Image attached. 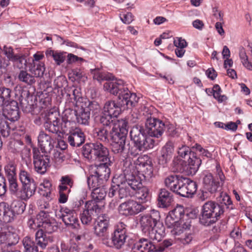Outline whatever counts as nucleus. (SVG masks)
Returning a JSON list of instances; mask_svg holds the SVG:
<instances>
[{
  "label": "nucleus",
  "instance_id": "nucleus-1",
  "mask_svg": "<svg viewBox=\"0 0 252 252\" xmlns=\"http://www.w3.org/2000/svg\"><path fill=\"white\" fill-rule=\"evenodd\" d=\"M225 208L233 209L230 196L225 194L220 203L214 201H208L202 206L199 220L201 224L210 226L220 220L223 216Z\"/></svg>",
  "mask_w": 252,
  "mask_h": 252
},
{
  "label": "nucleus",
  "instance_id": "nucleus-2",
  "mask_svg": "<svg viewBox=\"0 0 252 252\" xmlns=\"http://www.w3.org/2000/svg\"><path fill=\"white\" fill-rule=\"evenodd\" d=\"M164 183L170 190L183 197H191L197 190L195 182L180 175L167 176L164 180Z\"/></svg>",
  "mask_w": 252,
  "mask_h": 252
},
{
  "label": "nucleus",
  "instance_id": "nucleus-3",
  "mask_svg": "<svg viewBox=\"0 0 252 252\" xmlns=\"http://www.w3.org/2000/svg\"><path fill=\"white\" fill-rule=\"evenodd\" d=\"M130 136L133 144H128V153L132 156H137L140 152L152 149L154 146V140L146 134L144 128L140 126L135 125L131 128Z\"/></svg>",
  "mask_w": 252,
  "mask_h": 252
},
{
  "label": "nucleus",
  "instance_id": "nucleus-4",
  "mask_svg": "<svg viewBox=\"0 0 252 252\" xmlns=\"http://www.w3.org/2000/svg\"><path fill=\"white\" fill-rule=\"evenodd\" d=\"M104 88L111 94L118 95L122 105H126L127 108L135 107L139 99L135 93H131L124 85V81L118 80L115 82L108 81L104 83Z\"/></svg>",
  "mask_w": 252,
  "mask_h": 252
},
{
  "label": "nucleus",
  "instance_id": "nucleus-5",
  "mask_svg": "<svg viewBox=\"0 0 252 252\" xmlns=\"http://www.w3.org/2000/svg\"><path fill=\"white\" fill-rule=\"evenodd\" d=\"M139 222L142 232L150 239L157 242L161 240L164 234V227H158L148 215L141 217Z\"/></svg>",
  "mask_w": 252,
  "mask_h": 252
},
{
  "label": "nucleus",
  "instance_id": "nucleus-6",
  "mask_svg": "<svg viewBox=\"0 0 252 252\" xmlns=\"http://www.w3.org/2000/svg\"><path fill=\"white\" fill-rule=\"evenodd\" d=\"M72 97H70L72 105L77 108H84L90 114L95 115L99 113L101 107L99 103L95 101H90L87 98L82 96L79 89L76 88L73 90Z\"/></svg>",
  "mask_w": 252,
  "mask_h": 252
},
{
  "label": "nucleus",
  "instance_id": "nucleus-7",
  "mask_svg": "<svg viewBox=\"0 0 252 252\" xmlns=\"http://www.w3.org/2000/svg\"><path fill=\"white\" fill-rule=\"evenodd\" d=\"M135 170L134 166L129 164L124 169L123 173L117 177V182L120 183L121 181L124 180L132 191H134L140 187H142V180L139 176L135 175Z\"/></svg>",
  "mask_w": 252,
  "mask_h": 252
},
{
  "label": "nucleus",
  "instance_id": "nucleus-8",
  "mask_svg": "<svg viewBox=\"0 0 252 252\" xmlns=\"http://www.w3.org/2000/svg\"><path fill=\"white\" fill-rule=\"evenodd\" d=\"M126 226L124 223H120L117 226V228L112 233L110 239L108 237L104 238L102 243L108 247H114L117 249L122 248L126 242L127 237Z\"/></svg>",
  "mask_w": 252,
  "mask_h": 252
},
{
  "label": "nucleus",
  "instance_id": "nucleus-9",
  "mask_svg": "<svg viewBox=\"0 0 252 252\" xmlns=\"http://www.w3.org/2000/svg\"><path fill=\"white\" fill-rule=\"evenodd\" d=\"M33 163L35 171L40 174L46 173L47 168L50 166V158L46 154H41L38 148H32Z\"/></svg>",
  "mask_w": 252,
  "mask_h": 252
},
{
  "label": "nucleus",
  "instance_id": "nucleus-10",
  "mask_svg": "<svg viewBox=\"0 0 252 252\" xmlns=\"http://www.w3.org/2000/svg\"><path fill=\"white\" fill-rule=\"evenodd\" d=\"M101 208L94 201H88L85 203V208L80 214L82 223L90 224L93 219L101 213Z\"/></svg>",
  "mask_w": 252,
  "mask_h": 252
},
{
  "label": "nucleus",
  "instance_id": "nucleus-11",
  "mask_svg": "<svg viewBox=\"0 0 252 252\" xmlns=\"http://www.w3.org/2000/svg\"><path fill=\"white\" fill-rule=\"evenodd\" d=\"M145 127L150 136L157 138L161 136L165 129V125L161 121L151 116L146 119Z\"/></svg>",
  "mask_w": 252,
  "mask_h": 252
},
{
  "label": "nucleus",
  "instance_id": "nucleus-12",
  "mask_svg": "<svg viewBox=\"0 0 252 252\" xmlns=\"http://www.w3.org/2000/svg\"><path fill=\"white\" fill-rule=\"evenodd\" d=\"M145 209L146 208L141 204L132 199L121 203L118 208L119 213L126 217L134 216Z\"/></svg>",
  "mask_w": 252,
  "mask_h": 252
},
{
  "label": "nucleus",
  "instance_id": "nucleus-13",
  "mask_svg": "<svg viewBox=\"0 0 252 252\" xmlns=\"http://www.w3.org/2000/svg\"><path fill=\"white\" fill-rule=\"evenodd\" d=\"M56 216L61 219L65 225L73 229H77L79 226V220L74 211L67 208H62L56 212Z\"/></svg>",
  "mask_w": 252,
  "mask_h": 252
},
{
  "label": "nucleus",
  "instance_id": "nucleus-14",
  "mask_svg": "<svg viewBox=\"0 0 252 252\" xmlns=\"http://www.w3.org/2000/svg\"><path fill=\"white\" fill-rule=\"evenodd\" d=\"M109 227V220L105 215L97 218L94 224V233L96 236L101 238L102 242L104 238L108 236Z\"/></svg>",
  "mask_w": 252,
  "mask_h": 252
},
{
  "label": "nucleus",
  "instance_id": "nucleus-15",
  "mask_svg": "<svg viewBox=\"0 0 252 252\" xmlns=\"http://www.w3.org/2000/svg\"><path fill=\"white\" fill-rule=\"evenodd\" d=\"M134 163L137 169L142 173L145 180H149L152 177L153 166L151 161L148 159V156L139 157Z\"/></svg>",
  "mask_w": 252,
  "mask_h": 252
},
{
  "label": "nucleus",
  "instance_id": "nucleus-16",
  "mask_svg": "<svg viewBox=\"0 0 252 252\" xmlns=\"http://www.w3.org/2000/svg\"><path fill=\"white\" fill-rule=\"evenodd\" d=\"M2 110L3 117L10 121L15 122L20 118L18 104L16 101L12 99L3 106Z\"/></svg>",
  "mask_w": 252,
  "mask_h": 252
},
{
  "label": "nucleus",
  "instance_id": "nucleus-17",
  "mask_svg": "<svg viewBox=\"0 0 252 252\" xmlns=\"http://www.w3.org/2000/svg\"><path fill=\"white\" fill-rule=\"evenodd\" d=\"M65 137L68 143L72 147H79L85 141L84 132L77 127L69 130Z\"/></svg>",
  "mask_w": 252,
  "mask_h": 252
},
{
  "label": "nucleus",
  "instance_id": "nucleus-18",
  "mask_svg": "<svg viewBox=\"0 0 252 252\" xmlns=\"http://www.w3.org/2000/svg\"><path fill=\"white\" fill-rule=\"evenodd\" d=\"M239 56L243 66L249 70H252V44L249 43L246 48L239 47Z\"/></svg>",
  "mask_w": 252,
  "mask_h": 252
},
{
  "label": "nucleus",
  "instance_id": "nucleus-19",
  "mask_svg": "<svg viewBox=\"0 0 252 252\" xmlns=\"http://www.w3.org/2000/svg\"><path fill=\"white\" fill-rule=\"evenodd\" d=\"M111 163V162L110 161L107 163L106 162H103L99 164H94L91 166L90 170L92 171L94 174L98 176L99 178L106 182L109 179L110 175L111 172L109 166Z\"/></svg>",
  "mask_w": 252,
  "mask_h": 252
},
{
  "label": "nucleus",
  "instance_id": "nucleus-20",
  "mask_svg": "<svg viewBox=\"0 0 252 252\" xmlns=\"http://www.w3.org/2000/svg\"><path fill=\"white\" fill-rule=\"evenodd\" d=\"M156 241L149 238H142L135 243L132 247L133 252H151L155 251V243Z\"/></svg>",
  "mask_w": 252,
  "mask_h": 252
},
{
  "label": "nucleus",
  "instance_id": "nucleus-21",
  "mask_svg": "<svg viewBox=\"0 0 252 252\" xmlns=\"http://www.w3.org/2000/svg\"><path fill=\"white\" fill-rule=\"evenodd\" d=\"M39 147L43 154H47L54 148L53 140L51 137L44 131H40L38 136Z\"/></svg>",
  "mask_w": 252,
  "mask_h": 252
},
{
  "label": "nucleus",
  "instance_id": "nucleus-22",
  "mask_svg": "<svg viewBox=\"0 0 252 252\" xmlns=\"http://www.w3.org/2000/svg\"><path fill=\"white\" fill-rule=\"evenodd\" d=\"M201 164V159L197 154L191 153L188 160V164L184 167L183 171H186L189 175H193L198 171Z\"/></svg>",
  "mask_w": 252,
  "mask_h": 252
},
{
  "label": "nucleus",
  "instance_id": "nucleus-23",
  "mask_svg": "<svg viewBox=\"0 0 252 252\" xmlns=\"http://www.w3.org/2000/svg\"><path fill=\"white\" fill-rule=\"evenodd\" d=\"M54 241L53 237L46 234L42 229H38L35 234V244L42 249H45L48 245Z\"/></svg>",
  "mask_w": 252,
  "mask_h": 252
},
{
  "label": "nucleus",
  "instance_id": "nucleus-24",
  "mask_svg": "<svg viewBox=\"0 0 252 252\" xmlns=\"http://www.w3.org/2000/svg\"><path fill=\"white\" fill-rule=\"evenodd\" d=\"M36 188L35 182L22 185L18 198L22 200H28L35 194Z\"/></svg>",
  "mask_w": 252,
  "mask_h": 252
},
{
  "label": "nucleus",
  "instance_id": "nucleus-25",
  "mask_svg": "<svg viewBox=\"0 0 252 252\" xmlns=\"http://www.w3.org/2000/svg\"><path fill=\"white\" fill-rule=\"evenodd\" d=\"M203 184L204 189L209 191L210 194L216 193L220 188L219 182L216 181L210 173L207 174L204 176Z\"/></svg>",
  "mask_w": 252,
  "mask_h": 252
},
{
  "label": "nucleus",
  "instance_id": "nucleus-26",
  "mask_svg": "<svg viewBox=\"0 0 252 252\" xmlns=\"http://www.w3.org/2000/svg\"><path fill=\"white\" fill-rule=\"evenodd\" d=\"M15 214L5 202L0 203V221L5 223L14 220Z\"/></svg>",
  "mask_w": 252,
  "mask_h": 252
},
{
  "label": "nucleus",
  "instance_id": "nucleus-27",
  "mask_svg": "<svg viewBox=\"0 0 252 252\" xmlns=\"http://www.w3.org/2000/svg\"><path fill=\"white\" fill-rule=\"evenodd\" d=\"M94 153L96 157L94 158V161L106 162V163L110 161L109 158V151L107 148L102 144L96 143L95 150Z\"/></svg>",
  "mask_w": 252,
  "mask_h": 252
},
{
  "label": "nucleus",
  "instance_id": "nucleus-28",
  "mask_svg": "<svg viewBox=\"0 0 252 252\" xmlns=\"http://www.w3.org/2000/svg\"><path fill=\"white\" fill-rule=\"evenodd\" d=\"M158 205L161 208H167L169 207L173 201V197L172 193L165 189L160 190L158 197Z\"/></svg>",
  "mask_w": 252,
  "mask_h": 252
},
{
  "label": "nucleus",
  "instance_id": "nucleus-29",
  "mask_svg": "<svg viewBox=\"0 0 252 252\" xmlns=\"http://www.w3.org/2000/svg\"><path fill=\"white\" fill-rule=\"evenodd\" d=\"M102 111L113 117H117L121 112V108L115 101L108 100L105 102Z\"/></svg>",
  "mask_w": 252,
  "mask_h": 252
},
{
  "label": "nucleus",
  "instance_id": "nucleus-30",
  "mask_svg": "<svg viewBox=\"0 0 252 252\" xmlns=\"http://www.w3.org/2000/svg\"><path fill=\"white\" fill-rule=\"evenodd\" d=\"M117 177L114 178L113 183L118 185L119 189H118V197L120 199H124L128 197L133 196V191L126 184L124 180L121 181V182L118 183Z\"/></svg>",
  "mask_w": 252,
  "mask_h": 252
},
{
  "label": "nucleus",
  "instance_id": "nucleus-31",
  "mask_svg": "<svg viewBox=\"0 0 252 252\" xmlns=\"http://www.w3.org/2000/svg\"><path fill=\"white\" fill-rule=\"evenodd\" d=\"M94 134L97 139L109 143L111 139L112 129L108 127L101 126L94 129Z\"/></svg>",
  "mask_w": 252,
  "mask_h": 252
},
{
  "label": "nucleus",
  "instance_id": "nucleus-32",
  "mask_svg": "<svg viewBox=\"0 0 252 252\" xmlns=\"http://www.w3.org/2000/svg\"><path fill=\"white\" fill-rule=\"evenodd\" d=\"M9 149L13 153L20 154L22 159L25 158L24 153L29 155L30 152V150L26 148L24 143L19 140L11 141L9 145Z\"/></svg>",
  "mask_w": 252,
  "mask_h": 252
},
{
  "label": "nucleus",
  "instance_id": "nucleus-33",
  "mask_svg": "<svg viewBox=\"0 0 252 252\" xmlns=\"http://www.w3.org/2000/svg\"><path fill=\"white\" fill-rule=\"evenodd\" d=\"M2 231L3 237H4V243L8 245H14L17 244L19 241L18 235L10 231V228L6 224L2 225Z\"/></svg>",
  "mask_w": 252,
  "mask_h": 252
},
{
  "label": "nucleus",
  "instance_id": "nucleus-34",
  "mask_svg": "<svg viewBox=\"0 0 252 252\" xmlns=\"http://www.w3.org/2000/svg\"><path fill=\"white\" fill-rule=\"evenodd\" d=\"M91 73L93 76L94 79L99 82L104 80H113L114 76L110 73L102 72L99 68H95L91 69Z\"/></svg>",
  "mask_w": 252,
  "mask_h": 252
},
{
  "label": "nucleus",
  "instance_id": "nucleus-35",
  "mask_svg": "<svg viewBox=\"0 0 252 252\" xmlns=\"http://www.w3.org/2000/svg\"><path fill=\"white\" fill-rule=\"evenodd\" d=\"M133 196H135L141 203H145L150 198L149 190L147 188L142 186V187H140L138 189L133 191Z\"/></svg>",
  "mask_w": 252,
  "mask_h": 252
},
{
  "label": "nucleus",
  "instance_id": "nucleus-36",
  "mask_svg": "<svg viewBox=\"0 0 252 252\" xmlns=\"http://www.w3.org/2000/svg\"><path fill=\"white\" fill-rule=\"evenodd\" d=\"M95 145L96 143H87L82 148V154L83 156L89 160L94 161V158L96 157L94 153L95 150Z\"/></svg>",
  "mask_w": 252,
  "mask_h": 252
},
{
  "label": "nucleus",
  "instance_id": "nucleus-37",
  "mask_svg": "<svg viewBox=\"0 0 252 252\" xmlns=\"http://www.w3.org/2000/svg\"><path fill=\"white\" fill-rule=\"evenodd\" d=\"M174 152V144L171 141H168L163 147L161 150V157L165 162L170 160Z\"/></svg>",
  "mask_w": 252,
  "mask_h": 252
},
{
  "label": "nucleus",
  "instance_id": "nucleus-38",
  "mask_svg": "<svg viewBox=\"0 0 252 252\" xmlns=\"http://www.w3.org/2000/svg\"><path fill=\"white\" fill-rule=\"evenodd\" d=\"M90 119V114L84 108H78L77 110V116L76 120L77 123L83 125H88Z\"/></svg>",
  "mask_w": 252,
  "mask_h": 252
},
{
  "label": "nucleus",
  "instance_id": "nucleus-39",
  "mask_svg": "<svg viewBox=\"0 0 252 252\" xmlns=\"http://www.w3.org/2000/svg\"><path fill=\"white\" fill-rule=\"evenodd\" d=\"M64 116L63 118V121L64 123V128H67V125H70L71 123L74 122L77 116V110H72L71 109H66L63 112ZM62 127L63 124H62Z\"/></svg>",
  "mask_w": 252,
  "mask_h": 252
},
{
  "label": "nucleus",
  "instance_id": "nucleus-40",
  "mask_svg": "<svg viewBox=\"0 0 252 252\" xmlns=\"http://www.w3.org/2000/svg\"><path fill=\"white\" fill-rule=\"evenodd\" d=\"M47 215V214L45 213V212L41 211L37 215V217L34 216H31L29 217L27 220L28 226L31 229L34 230L37 229L38 228L41 227V222L39 221L38 218L37 217H45V218H46Z\"/></svg>",
  "mask_w": 252,
  "mask_h": 252
},
{
  "label": "nucleus",
  "instance_id": "nucleus-41",
  "mask_svg": "<svg viewBox=\"0 0 252 252\" xmlns=\"http://www.w3.org/2000/svg\"><path fill=\"white\" fill-rule=\"evenodd\" d=\"M90 174L87 179L88 185L90 188L94 189L104 186L103 184L105 182L104 180L100 178H98L99 177L94 174L92 171L90 170Z\"/></svg>",
  "mask_w": 252,
  "mask_h": 252
},
{
  "label": "nucleus",
  "instance_id": "nucleus-42",
  "mask_svg": "<svg viewBox=\"0 0 252 252\" xmlns=\"http://www.w3.org/2000/svg\"><path fill=\"white\" fill-rule=\"evenodd\" d=\"M106 195V190L105 186L94 188L91 194L92 200L91 201H94L97 203V202L104 199Z\"/></svg>",
  "mask_w": 252,
  "mask_h": 252
},
{
  "label": "nucleus",
  "instance_id": "nucleus-43",
  "mask_svg": "<svg viewBox=\"0 0 252 252\" xmlns=\"http://www.w3.org/2000/svg\"><path fill=\"white\" fill-rule=\"evenodd\" d=\"M52 184L50 181H44L40 185L39 193L42 196L45 197L47 199H51Z\"/></svg>",
  "mask_w": 252,
  "mask_h": 252
},
{
  "label": "nucleus",
  "instance_id": "nucleus-44",
  "mask_svg": "<svg viewBox=\"0 0 252 252\" xmlns=\"http://www.w3.org/2000/svg\"><path fill=\"white\" fill-rule=\"evenodd\" d=\"M24 252H37L38 248L31 237L27 236L22 241Z\"/></svg>",
  "mask_w": 252,
  "mask_h": 252
},
{
  "label": "nucleus",
  "instance_id": "nucleus-45",
  "mask_svg": "<svg viewBox=\"0 0 252 252\" xmlns=\"http://www.w3.org/2000/svg\"><path fill=\"white\" fill-rule=\"evenodd\" d=\"M11 90L5 87L0 88V106H3L12 100Z\"/></svg>",
  "mask_w": 252,
  "mask_h": 252
},
{
  "label": "nucleus",
  "instance_id": "nucleus-46",
  "mask_svg": "<svg viewBox=\"0 0 252 252\" xmlns=\"http://www.w3.org/2000/svg\"><path fill=\"white\" fill-rule=\"evenodd\" d=\"M31 71L33 73L35 77H42L45 71V67L44 64L40 62H34L32 63Z\"/></svg>",
  "mask_w": 252,
  "mask_h": 252
},
{
  "label": "nucleus",
  "instance_id": "nucleus-47",
  "mask_svg": "<svg viewBox=\"0 0 252 252\" xmlns=\"http://www.w3.org/2000/svg\"><path fill=\"white\" fill-rule=\"evenodd\" d=\"M45 54L47 58H52L57 65H60L64 61L65 59L63 54L53 50L46 51Z\"/></svg>",
  "mask_w": 252,
  "mask_h": 252
},
{
  "label": "nucleus",
  "instance_id": "nucleus-48",
  "mask_svg": "<svg viewBox=\"0 0 252 252\" xmlns=\"http://www.w3.org/2000/svg\"><path fill=\"white\" fill-rule=\"evenodd\" d=\"M0 110V133L4 137H8L10 133V128L6 121H5Z\"/></svg>",
  "mask_w": 252,
  "mask_h": 252
},
{
  "label": "nucleus",
  "instance_id": "nucleus-49",
  "mask_svg": "<svg viewBox=\"0 0 252 252\" xmlns=\"http://www.w3.org/2000/svg\"><path fill=\"white\" fill-rule=\"evenodd\" d=\"M116 117L102 111L99 122L103 126L111 127L113 125L114 119Z\"/></svg>",
  "mask_w": 252,
  "mask_h": 252
},
{
  "label": "nucleus",
  "instance_id": "nucleus-50",
  "mask_svg": "<svg viewBox=\"0 0 252 252\" xmlns=\"http://www.w3.org/2000/svg\"><path fill=\"white\" fill-rule=\"evenodd\" d=\"M41 227L44 232L46 234H51L54 232L56 229L57 227L54 221H51L50 220L45 219L43 220L41 223Z\"/></svg>",
  "mask_w": 252,
  "mask_h": 252
},
{
  "label": "nucleus",
  "instance_id": "nucleus-51",
  "mask_svg": "<svg viewBox=\"0 0 252 252\" xmlns=\"http://www.w3.org/2000/svg\"><path fill=\"white\" fill-rule=\"evenodd\" d=\"M4 169L7 179L17 177L16 165L14 162H9L5 165Z\"/></svg>",
  "mask_w": 252,
  "mask_h": 252
},
{
  "label": "nucleus",
  "instance_id": "nucleus-52",
  "mask_svg": "<svg viewBox=\"0 0 252 252\" xmlns=\"http://www.w3.org/2000/svg\"><path fill=\"white\" fill-rule=\"evenodd\" d=\"M11 61L13 62L14 66L19 69H26L27 67V62L24 55H16Z\"/></svg>",
  "mask_w": 252,
  "mask_h": 252
},
{
  "label": "nucleus",
  "instance_id": "nucleus-53",
  "mask_svg": "<svg viewBox=\"0 0 252 252\" xmlns=\"http://www.w3.org/2000/svg\"><path fill=\"white\" fill-rule=\"evenodd\" d=\"M10 207L15 215H19L24 212L26 205L22 201L14 200Z\"/></svg>",
  "mask_w": 252,
  "mask_h": 252
},
{
  "label": "nucleus",
  "instance_id": "nucleus-54",
  "mask_svg": "<svg viewBox=\"0 0 252 252\" xmlns=\"http://www.w3.org/2000/svg\"><path fill=\"white\" fill-rule=\"evenodd\" d=\"M7 180L11 194L18 198L20 189L17 182V177L8 179Z\"/></svg>",
  "mask_w": 252,
  "mask_h": 252
},
{
  "label": "nucleus",
  "instance_id": "nucleus-55",
  "mask_svg": "<svg viewBox=\"0 0 252 252\" xmlns=\"http://www.w3.org/2000/svg\"><path fill=\"white\" fill-rule=\"evenodd\" d=\"M118 131L115 130H112L111 131V139L112 142L111 143H125L126 139V135L119 133L118 132Z\"/></svg>",
  "mask_w": 252,
  "mask_h": 252
},
{
  "label": "nucleus",
  "instance_id": "nucleus-56",
  "mask_svg": "<svg viewBox=\"0 0 252 252\" xmlns=\"http://www.w3.org/2000/svg\"><path fill=\"white\" fill-rule=\"evenodd\" d=\"M18 79L20 81L28 85H32L35 82L34 77L25 70L20 71L18 75Z\"/></svg>",
  "mask_w": 252,
  "mask_h": 252
},
{
  "label": "nucleus",
  "instance_id": "nucleus-57",
  "mask_svg": "<svg viewBox=\"0 0 252 252\" xmlns=\"http://www.w3.org/2000/svg\"><path fill=\"white\" fill-rule=\"evenodd\" d=\"M128 122L126 119H121L118 121V127L114 126L112 128V130H117L119 133L127 134L128 132Z\"/></svg>",
  "mask_w": 252,
  "mask_h": 252
},
{
  "label": "nucleus",
  "instance_id": "nucleus-58",
  "mask_svg": "<svg viewBox=\"0 0 252 252\" xmlns=\"http://www.w3.org/2000/svg\"><path fill=\"white\" fill-rule=\"evenodd\" d=\"M19 180L22 185L35 182L30 174L25 170H21L19 174Z\"/></svg>",
  "mask_w": 252,
  "mask_h": 252
},
{
  "label": "nucleus",
  "instance_id": "nucleus-59",
  "mask_svg": "<svg viewBox=\"0 0 252 252\" xmlns=\"http://www.w3.org/2000/svg\"><path fill=\"white\" fill-rule=\"evenodd\" d=\"M45 122H50L51 121H60V115L58 112L54 110H50L45 113Z\"/></svg>",
  "mask_w": 252,
  "mask_h": 252
},
{
  "label": "nucleus",
  "instance_id": "nucleus-60",
  "mask_svg": "<svg viewBox=\"0 0 252 252\" xmlns=\"http://www.w3.org/2000/svg\"><path fill=\"white\" fill-rule=\"evenodd\" d=\"M148 216L149 218L156 223L158 227L160 228H161V227H164L162 223L160 221V216L159 212L158 211L154 209L152 210Z\"/></svg>",
  "mask_w": 252,
  "mask_h": 252
},
{
  "label": "nucleus",
  "instance_id": "nucleus-61",
  "mask_svg": "<svg viewBox=\"0 0 252 252\" xmlns=\"http://www.w3.org/2000/svg\"><path fill=\"white\" fill-rule=\"evenodd\" d=\"M78 247L75 244H68L62 242L61 249L62 252H79Z\"/></svg>",
  "mask_w": 252,
  "mask_h": 252
},
{
  "label": "nucleus",
  "instance_id": "nucleus-62",
  "mask_svg": "<svg viewBox=\"0 0 252 252\" xmlns=\"http://www.w3.org/2000/svg\"><path fill=\"white\" fill-rule=\"evenodd\" d=\"M195 152L191 150L190 148L187 146L183 145L181 147H179L178 150L179 156L182 158H186L190 157L191 153H195Z\"/></svg>",
  "mask_w": 252,
  "mask_h": 252
},
{
  "label": "nucleus",
  "instance_id": "nucleus-63",
  "mask_svg": "<svg viewBox=\"0 0 252 252\" xmlns=\"http://www.w3.org/2000/svg\"><path fill=\"white\" fill-rule=\"evenodd\" d=\"M172 245V241L171 240H165L162 243L158 244H155L156 247L154 252H162L165 249Z\"/></svg>",
  "mask_w": 252,
  "mask_h": 252
},
{
  "label": "nucleus",
  "instance_id": "nucleus-64",
  "mask_svg": "<svg viewBox=\"0 0 252 252\" xmlns=\"http://www.w3.org/2000/svg\"><path fill=\"white\" fill-rule=\"evenodd\" d=\"M184 215V208L182 206H177L171 212L170 215L175 217L177 220L181 219Z\"/></svg>",
  "mask_w": 252,
  "mask_h": 252
}]
</instances>
